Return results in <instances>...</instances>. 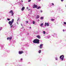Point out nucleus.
I'll return each instance as SVG.
<instances>
[{
    "instance_id": "38",
    "label": "nucleus",
    "mask_w": 66,
    "mask_h": 66,
    "mask_svg": "<svg viewBox=\"0 0 66 66\" xmlns=\"http://www.w3.org/2000/svg\"><path fill=\"white\" fill-rule=\"evenodd\" d=\"M30 10V9L28 10V11H29Z\"/></svg>"
},
{
    "instance_id": "25",
    "label": "nucleus",
    "mask_w": 66,
    "mask_h": 66,
    "mask_svg": "<svg viewBox=\"0 0 66 66\" xmlns=\"http://www.w3.org/2000/svg\"><path fill=\"white\" fill-rule=\"evenodd\" d=\"M31 1V0H29L28 1V2H30V1Z\"/></svg>"
},
{
    "instance_id": "31",
    "label": "nucleus",
    "mask_w": 66,
    "mask_h": 66,
    "mask_svg": "<svg viewBox=\"0 0 66 66\" xmlns=\"http://www.w3.org/2000/svg\"><path fill=\"white\" fill-rule=\"evenodd\" d=\"M40 12H41V13H42V12H43V11L42 10L40 11Z\"/></svg>"
},
{
    "instance_id": "18",
    "label": "nucleus",
    "mask_w": 66,
    "mask_h": 66,
    "mask_svg": "<svg viewBox=\"0 0 66 66\" xmlns=\"http://www.w3.org/2000/svg\"><path fill=\"white\" fill-rule=\"evenodd\" d=\"M40 7L39 6L37 8V9H40Z\"/></svg>"
},
{
    "instance_id": "2",
    "label": "nucleus",
    "mask_w": 66,
    "mask_h": 66,
    "mask_svg": "<svg viewBox=\"0 0 66 66\" xmlns=\"http://www.w3.org/2000/svg\"><path fill=\"white\" fill-rule=\"evenodd\" d=\"M14 19H12L11 21H9V24L10 25V26H11L13 24V23L14 22Z\"/></svg>"
},
{
    "instance_id": "36",
    "label": "nucleus",
    "mask_w": 66,
    "mask_h": 66,
    "mask_svg": "<svg viewBox=\"0 0 66 66\" xmlns=\"http://www.w3.org/2000/svg\"><path fill=\"white\" fill-rule=\"evenodd\" d=\"M18 20H19V19H18Z\"/></svg>"
},
{
    "instance_id": "12",
    "label": "nucleus",
    "mask_w": 66,
    "mask_h": 66,
    "mask_svg": "<svg viewBox=\"0 0 66 66\" xmlns=\"http://www.w3.org/2000/svg\"><path fill=\"white\" fill-rule=\"evenodd\" d=\"M39 18V15H38L37 17L36 18L38 19V18Z\"/></svg>"
},
{
    "instance_id": "21",
    "label": "nucleus",
    "mask_w": 66,
    "mask_h": 66,
    "mask_svg": "<svg viewBox=\"0 0 66 66\" xmlns=\"http://www.w3.org/2000/svg\"><path fill=\"white\" fill-rule=\"evenodd\" d=\"M2 27H1L0 28V31H1V30H2Z\"/></svg>"
},
{
    "instance_id": "28",
    "label": "nucleus",
    "mask_w": 66,
    "mask_h": 66,
    "mask_svg": "<svg viewBox=\"0 0 66 66\" xmlns=\"http://www.w3.org/2000/svg\"><path fill=\"white\" fill-rule=\"evenodd\" d=\"M23 60V59H22H22H21V61H22Z\"/></svg>"
},
{
    "instance_id": "5",
    "label": "nucleus",
    "mask_w": 66,
    "mask_h": 66,
    "mask_svg": "<svg viewBox=\"0 0 66 66\" xmlns=\"http://www.w3.org/2000/svg\"><path fill=\"white\" fill-rule=\"evenodd\" d=\"M9 13H11L12 16H13V15H14V13L13 12V10H11V11L9 12Z\"/></svg>"
},
{
    "instance_id": "14",
    "label": "nucleus",
    "mask_w": 66,
    "mask_h": 66,
    "mask_svg": "<svg viewBox=\"0 0 66 66\" xmlns=\"http://www.w3.org/2000/svg\"><path fill=\"white\" fill-rule=\"evenodd\" d=\"M38 53H41V50H40L38 51Z\"/></svg>"
},
{
    "instance_id": "33",
    "label": "nucleus",
    "mask_w": 66,
    "mask_h": 66,
    "mask_svg": "<svg viewBox=\"0 0 66 66\" xmlns=\"http://www.w3.org/2000/svg\"><path fill=\"white\" fill-rule=\"evenodd\" d=\"M22 2H23V1L21 0Z\"/></svg>"
},
{
    "instance_id": "15",
    "label": "nucleus",
    "mask_w": 66,
    "mask_h": 66,
    "mask_svg": "<svg viewBox=\"0 0 66 66\" xmlns=\"http://www.w3.org/2000/svg\"><path fill=\"white\" fill-rule=\"evenodd\" d=\"M40 19H44V17H40Z\"/></svg>"
},
{
    "instance_id": "11",
    "label": "nucleus",
    "mask_w": 66,
    "mask_h": 66,
    "mask_svg": "<svg viewBox=\"0 0 66 66\" xmlns=\"http://www.w3.org/2000/svg\"><path fill=\"white\" fill-rule=\"evenodd\" d=\"M25 9V7H23L22 8L21 10L22 11H23V10H24Z\"/></svg>"
},
{
    "instance_id": "4",
    "label": "nucleus",
    "mask_w": 66,
    "mask_h": 66,
    "mask_svg": "<svg viewBox=\"0 0 66 66\" xmlns=\"http://www.w3.org/2000/svg\"><path fill=\"white\" fill-rule=\"evenodd\" d=\"M37 7H38V6L36 4H34V6L33 7V9H35V8H37Z\"/></svg>"
},
{
    "instance_id": "13",
    "label": "nucleus",
    "mask_w": 66,
    "mask_h": 66,
    "mask_svg": "<svg viewBox=\"0 0 66 66\" xmlns=\"http://www.w3.org/2000/svg\"><path fill=\"white\" fill-rule=\"evenodd\" d=\"M43 24H44L43 23H42L41 24H40V26L41 27H42V26H43Z\"/></svg>"
},
{
    "instance_id": "32",
    "label": "nucleus",
    "mask_w": 66,
    "mask_h": 66,
    "mask_svg": "<svg viewBox=\"0 0 66 66\" xmlns=\"http://www.w3.org/2000/svg\"><path fill=\"white\" fill-rule=\"evenodd\" d=\"M28 9H29V8L28 7H27V10H28Z\"/></svg>"
},
{
    "instance_id": "17",
    "label": "nucleus",
    "mask_w": 66,
    "mask_h": 66,
    "mask_svg": "<svg viewBox=\"0 0 66 66\" xmlns=\"http://www.w3.org/2000/svg\"><path fill=\"white\" fill-rule=\"evenodd\" d=\"M32 23H33V24H35V21H33V22H32Z\"/></svg>"
},
{
    "instance_id": "27",
    "label": "nucleus",
    "mask_w": 66,
    "mask_h": 66,
    "mask_svg": "<svg viewBox=\"0 0 66 66\" xmlns=\"http://www.w3.org/2000/svg\"><path fill=\"white\" fill-rule=\"evenodd\" d=\"M55 60H57V58H55Z\"/></svg>"
},
{
    "instance_id": "26",
    "label": "nucleus",
    "mask_w": 66,
    "mask_h": 66,
    "mask_svg": "<svg viewBox=\"0 0 66 66\" xmlns=\"http://www.w3.org/2000/svg\"><path fill=\"white\" fill-rule=\"evenodd\" d=\"M52 5H54V4L52 3Z\"/></svg>"
},
{
    "instance_id": "30",
    "label": "nucleus",
    "mask_w": 66,
    "mask_h": 66,
    "mask_svg": "<svg viewBox=\"0 0 66 66\" xmlns=\"http://www.w3.org/2000/svg\"><path fill=\"white\" fill-rule=\"evenodd\" d=\"M63 32H64V31H65V30H64V29H63Z\"/></svg>"
},
{
    "instance_id": "19",
    "label": "nucleus",
    "mask_w": 66,
    "mask_h": 66,
    "mask_svg": "<svg viewBox=\"0 0 66 66\" xmlns=\"http://www.w3.org/2000/svg\"><path fill=\"white\" fill-rule=\"evenodd\" d=\"M7 20H8V21H10V19L8 18L7 19Z\"/></svg>"
},
{
    "instance_id": "20",
    "label": "nucleus",
    "mask_w": 66,
    "mask_h": 66,
    "mask_svg": "<svg viewBox=\"0 0 66 66\" xmlns=\"http://www.w3.org/2000/svg\"><path fill=\"white\" fill-rule=\"evenodd\" d=\"M43 34H46V32H45V31H43Z\"/></svg>"
},
{
    "instance_id": "6",
    "label": "nucleus",
    "mask_w": 66,
    "mask_h": 66,
    "mask_svg": "<svg viewBox=\"0 0 66 66\" xmlns=\"http://www.w3.org/2000/svg\"><path fill=\"white\" fill-rule=\"evenodd\" d=\"M23 53V51H19V53L20 54H21L22 53Z\"/></svg>"
},
{
    "instance_id": "10",
    "label": "nucleus",
    "mask_w": 66,
    "mask_h": 66,
    "mask_svg": "<svg viewBox=\"0 0 66 66\" xmlns=\"http://www.w3.org/2000/svg\"><path fill=\"white\" fill-rule=\"evenodd\" d=\"M12 37H8L7 38V40H9V39H10V40H11V39H12Z\"/></svg>"
},
{
    "instance_id": "22",
    "label": "nucleus",
    "mask_w": 66,
    "mask_h": 66,
    "mask_svg": "<svg viewBox=\"0 0 66 66\" xmlns=\"http://www.w3.org/2000/svg\"><path fill=\"white\" fill-rule=\"evenodd\" d=\"M54 20V19H51V21H53V20Z\"/></svg>"
},
{
    "instance_id": "24",
    "label": "nucleus",
    "mask_w": 66,
    "mask_h": 66,
    "mask_svg": "<svg viewBox=\"0 0 66 66\" xmlns=\"http://www.w3.org/2000/svg\"><path fill=\"white\" fill-rule=\"evenodd\" d=\"M27 23H28V22H29V21H26Z\"/></svg>"
},
{
    "instance_id": "35",
    "label": "nucleus",
    "mask_w": 66,
    "mask_h": 66,
    "mask_svg": "<svg viewBox=\"0 0 66 66\" xmlns=\"http://www.w3.org/2000/svg\"><path fill=\"white\" fill-rule=\"evenodd\" d=\"M21 26H22V24H21Z\"/></svg>"
},
{
    "instance_id": "8",
    "label": "nucleus",
    "mask_w": 66,
    "mask_h": 66,
    "mask_svg": "<svg viewBox=\"0 0 66 66\" xmlns=\"http://www.w3.org/2000/svg\"><path fill=\"white\" fill-rule=\"evenodd\" d=\"M43 46V44H41L40 45V46L39 47H40V49H42V46Z\"/></svg>"
},
{
    "instance_id": "9",
    "label": "nucleus",
    "mask_w": 66,
    "mask_h": 66,
    "mask_svg": "<svg viewBox=\"0 0 66 66\" xmlns=\"http://www.w3.org/2000/svg\"><path fill=\"white\" fill-rule=\"evenodd\" d=\"M36 37H37L38 39H40L41 38L40 36L39 35H37L36 36Z\"/></svg>"
},
{
    "instance_id": "16",
    "label": "nucleus",
    "mask_w": 66,
    "mask_h": 66,
    "mask_svg": "<svg viewBox=\"0 0 66 66\" xmlns=\"http://www.w3.org/2000/svg\"><path fill=\"white\" fill-rule=\"evenodd\" d=\"M10 26V27L11 28H12V27H13V25H11V26Z\"/></svg>"
},
{
    "instance_id": "23",
    "label": "nucleus",
    "mask_w": 66,
    "mask_h": 66,
    "mask_svg": "<svg viewBox=\"0 0 66 66\" xmlns=\"http://www.w3.org/2000/svg\"><path fill=\"white\" fill-rule=\"evenodd\" d=\"M64 24H66V22H64Z\"/></svg>"
},
{
    "instance_id": "34",
    "label": "nucleus",
    "mask_w": 66,
    "mask_h": 66,
    "mask_svg": "<svg viewBox=\"0 0 66 66\" xmlns=\"http://www.w3.org/2000/svg\"><path fill=\"white\" fill-rule=\"evenodd\" d=\"M29 28H30V29H31V27H30Z\"/></svg>"
},
{
    "instance_id": "3",
    "label": "nucleus",
    "mask_w": 66,
    "mask_h": 66,
    "mask_svg": "<svg viewBox=\"0 0 66 66\" xmlns=\"http://www.w3.org/2000/svg\"><path fill=\"white\" fill-rule=\"evenodd\" d=\"M64 55H61L60 57V59L62 61H63V60H64Z\"/></svg>"
},
{
    "instance_id": "7",
    "label": "nucleus",
    "mask_w": 66,
    "mask_h": 66,
    "mask_svg": "<svg viewBox=\"0 0 66 66\" xmlns=\"http://www.w3.org/2000/svg\"><path fill=\"white\" fill-rule=\"evenodd\" d=\"M46 25L47 26H49V23H47L46 22L45 23V27H46Z\"/></svg>"
},
{
    "instance_id": "37",
    "label": "nucleus",
    "mask_w": 66,
    "mask_h": 66,
    "mask_svg": "<svg viewBox=\"0 0 66 66\" xmlns=\"http://www.w3.org/2000/svg\"><path fill=\"white\" fill-rule=\"evenodd\" d=\"M39 1H40V0H39Z\"/></svg>"
},
{
    "instance_id": "29",
    "label": "nucleus",
    "mask_w": 66,
    "mask_h": 66,
    "mask_svg": "<svg viewBox=\"0 0 66 66\" xmlns=\"http://www.w3.org/2000/svg\"><path fill=\"white\" fill-rule=\"evenodd\" d=\"M61 1H62V2H63V1H64V0H61Z\"/></svg>"
},
{
    "instance_id": "1",
    "label": "nucleus",
    "mask_w": 66,
    "mask_h": 66,
    "mask_svg": "<svg viewBox=\"0 0 66 66\" xmlns=\"http://www.w3.org/2000/svg\"><path fill=\"white\" fill-rule=\"evenodd\" d=\"M33 42L35 44H39V40L37 39H35L33 41Z\"/></svg>"
}]
</instances>
